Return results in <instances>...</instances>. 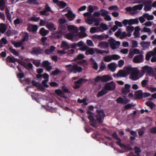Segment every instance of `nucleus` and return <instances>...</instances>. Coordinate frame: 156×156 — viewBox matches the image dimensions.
Returning a JSON list of instances; mask_svg holds the SVG:
<instances>
[{
	"instance_id": "1",
	"label": "nucleus",
	"mask_w": 156,
	"mask_h": 156,
	"mask_svg": "<svg viewBox=\"0 0 156 156\" xmlns=\"http://www.w3.org/2000/svg\"><path fill=\"white\" fill-rule=\"evenodd\" d=\"M65 67L69 72H73L74 73L80 72L81 71L82 68L80 67L77 66L76 65H66Z\"/></svg>"
},
{
	"instance_id": "2",
	"label": "nucleus",
	"mask_w": 156,
	"mask_h": 156,
	"mask_svg": "<svg viewBox=\"0 0 156 156\" xmlns=\"http://www.w3.org/2000/svg\"><path fill=\"white\" fill-rule=\"evenodd\" d=\"M144 75V73L142 72L140 73L137 69L133 71V72L130 75V79L133 80H137Z\"/></svg>"
},
{
	"instance_id": "3",
	"label": "nucleus",
	"mask_w": 156,
	"mask_h": 156,
	"mask_svg": "<svg viewBox=\"0 0 156 156\" xmlns=\"http://www.w3.org/2000/svg\"><path fill=\"white\" fill-rule=\"evenodd\" d=\"M117 140L116 141V144L118 145L121 148L125 150L131 151L133 150V148L129 145H125L122 144L121 142V140L119 137H113Z\"/></svg>"
},
{
	"instance_id": "4",
	"label": "nucleus",
	"mask_w": 156,
	"mask_h": 156,
	"mask_svg": "<svg viewBox=\"0 0 156 156\" xmlns=\"http://www.w3.org/2000/svg\"><path fill=\"white\" fill-rule=\"evenodd\" d=\"M63 11L67 12L65 14V15L67 17L69 20L72 21L74 19L76 15L73 13L70 10V8H66L63 10Z\"/></svg>"
},
{
	"instance_id": "5",
	"label": "nucleus",
	"mask_w": 156,
	"mask_h": 156,
	"mask_svg": "<svg viewBox=\"0 0 156 156\" xmlns=\"http://www.w3.org/2000/svg\"><path fill=\"white\" fill-rule=\"evenodd\" d=\"M86 22L89 24H92L95 22L94 25L97 26L99 25V19L93 17H88L85 18Z\"/></svg>"
},
{
	"instance_id": "6",
	"label": "nucleus",
	"mask_w": 156,
	"mask_h": 156,
	"mask_svg": "<svg viewBox=\"0 0 156 156\" xmlns=\"http://www.w3.org/2000/svg\"><path fill=\"white\" fill-rule=\"evenodd\" d=\"M142 73L144 74L146 73L147 74L151 76H154V73L152 68L145 66L142 67Z\"/></svg>"
},
{
	"instance_id": "7",
	"label": "nucleus",
	"mask_w": 156,
	"mask_h": 156,
	"mask_svg": "<svg viewBox=\"0 0 156 156\" xmlns=\"http://www.w3.org/2000/svg\"><path fill=\"white\" fill-rule=\"evenodd\" d=\"M108 41L111 48L113 49L118 48L120 44V42L115 41L114 39L112 37H111L109 40Z\"/></svg>"
},
{
	"instance_id": "8",
	"label": "nucleus",
	"mask_w": 156,
	"mask_h": 156,
	"mask_svg": "<svg viewBox=\"0 0 156 156\" xmlns=\"http://www.w3.org/2000/svg\"><path fill=\"white\" fill-rule=\"evenodd\" d=\"M97 115H96L97 120L99 123H101L103 121L105 114L102 110H98Z\"/></svg>"
},
{
	"instance_id": "9",
	"label": "nucleus",
	"mask_w": 156,
	"mask_h": 156,
	"mask_svg": "<svg viewBox=\"0 0 156 156\" xmlns=\"http://www.w3.org/2000/svg\"><path fill=\"white\" fill-rule=\"evenodd\" d=\"M115 87V83L112 81L106 83L105 85V88L106 90H114Z\"/></svg>"
},
{
	"instance_id": "10",
	"label": "nucleus",
	"mask_w": 156,
	"mask_h": 156,
	"mask_svg": "<svg viewBox=\"0 0 156 156\" xmlns=\"http://www.w3.org/2000/svg\"><path fill=\"white\" fill-rule=\"evenodd\" d=\"M87 113L89 115L88 116L89 119L92 122V123L91 124V125L94 127H95L96 121L94 118V114L91 112L89 111H87Z\"/></svg>"
},
{
	"instance_id": "11",
	"label": "nucleus",
	"mask_w": 156,
	"mask_h": 156,
	"mask_svg": "<svg viewBox=\"0 0 156 156\" xmlns=\"http://www.w3.org/2000/svg\"><path fill=\"white\" fill-rule=\"evenodd\" d=\"M156 55V47L154 48L153 51L147 52L145 56V59L147 60H149L152 56Z\"/></svg>"
},
{
	"instance_id": "12",
	"label": "nucleus",
	"mask_w": 156,
	"mask_h": 156,
	"mask_svg": "<svg viewBox=\"0 0 156 156\" xmlns=\"http://www.w3.org/2000/svg\"><path fill=\"white\" fill-rule=\"evenodd\" d=\"M128 76L125 70H120L116 74H114L113 76L114 77H124Z\"/></svg>"
},
{
	"instance_id": "13",
	"label": "nucleus",
	"mask_w": 156,
	"mask_h": 156,
	"mask_svg": "<svg viewBox=\"0 0 156 156\" xmlns=\"http://www.w3.org/2000/svg\"><path fill=\"white\" fill-rule=\"evenodd\" d=\"M143 56L142 55L135 56L133 58V61L135 63H140L143 62Z\"/></svg>"
},
{
	"instance_id": "14",
	"label": "nucleus",
	"mask_w": 156,
	"mask_h": 156,
	"mask_svg": "<svg viewBox=\"0 0 156 156\" xmlns=\"http://www.w3.org/2000/svg\"><path fill=\"white\" fill-rule=\"evenodd\" d=\"M131 86L130 85L126 84L125 85V87L122 88L121 90L122 93L125 95L126 94L130 91V88Z\"/></svg>"
},
{
	"instance_id": "15",
	"label": "nucleus",
	"mask_w": 156,
	"mask_h": 156,
	"mask_svg": "<svg viewBox=\"0 0 156 156\" xmlns=\"http://www.w3.org/2000/svg\"><path fill=\"white\" fill-rule=\"evenodd\" d=\"M49 11L51 12L52 13L53 12V11L51 10L50 7L48 6V4H46L44 10L40 11V13L41 15H48L49 14L48 12Z\"/></svg>"
},
{
	"instance_id": "16",
	"label": "nucleus",
	"mask_w": 156,
	"mask_h": 156,
	"mask_svg": "<svg viewBox=\"0 0 156 156\" xmlns=\"http://www.w3.org/2000/svg\"><path fill=\"white\" fill-rule=\"evenodd\" d=\"M77 33H69L66 35V38L72 41H75L77 40V38L76 37Z\"/></svg>"
},
{
	"instance_id": "17",
	"label": "nucleus",
	"mask_w": 156,
	"mask_h": 156,
	"mask_svg": "<svg viewBox=\"0 0 156 156\" xmlns=\"http://www.w3.org/2000/svg\"><path fill=\"white\" fill-rule=\"evenodd\" d=\"M85 81V80L81 78L77 81H75L74 85L73 87L75 89H77L79 88L81 85L82 83L83 82Z\"/></svg>"
},
{
	"instance_id": "18",
	"label": "nucleus",
	"mask_w": 156,
	"mask_h": 156,
	"mask_svg": "<svg viewBox=\"0 0 156 156\" xmlns=\"http://www.w3.org/2000/svg\"><path fill=\"white\" fill-rule=\"evenodd\" d=\"M140 44L144 50L148 49L150 45L151 42L149 41H142L140 42Z\"/></svg>"
},
{
	"instance_id": "19",
	"label": "nucleus",
	"mask_w": 156,
	"mask_h": 156,
	"mask_svg": "<svg viewBox=\"0 0 156 156\" xmlns=\"http://www.w3.org/2000/svg\"><path fill=\"white\" fill-rule=\"evenodd\" d=\"M108 67L111 71L114 72L115 71L117 65L115 63L112 62L108 65Z\"/></svg>"
},
{
	"instance_id": "20",
	"label": "nucleus",
	"mask_w": 156,
	"mask_h": 156,
	"mask_svg": "<svg viewBox=\"0 0 156 156\" xmlns=\"http://www.w3.org/2000/svg\"><path fill=\"white\" fill-rule=\"evenodd\" d=\"M152 2L151 0H140L138 1H136L135 3L139 4L142 3L143 5L145 6L150 5L151 3Z\"/></svg>"
},
{
	"instance_id": "21",
	"label": "nucleus",
	"mask_w": 156,
	"mask_h": 156,
	"mask_svg": "<svg viewBox=\"0 0 156 156\" xmlns=\"http://www.w3.org/2000/svg\"><path fill=\"white\" fill-rule=\"evenodd\" d=\"M18 61L19 62V64L23 66L27 69H31L33 67V65L31 63H29L28 64H27L24 62L22 61H20L18 60Z\"/></svg>"
},
{
	"instance_id": "22",
	"label": "nucleus",
	"mask_w": 156,
	"mask_h": 156,
	"mask_svg": "<svg viewBox=\"0 0 156 156\" xmlns=\"http://www.w3.org/2000/svg\"><path fill=\"white\" fill-rule=\"evenodd\" d=\"M80 30L81 32L79 34V36L80 37H83L87 36V34L84 32L86 30V29L84 27H80Z\"/></svg>"
},
{
	"instance_id": "23",
	"label": "nucleus",
	"mask_w": 156,
	"mask_h": 156,
	"mask_svg": "<svg viewBox=\"0 0 156 156\" xmlns=\"http://www.w3.org/2000/svg\"><path fill=\"white\" fill-rule=\"evenodd\" d=\"M42 65L44 67L46 68V70L48 71H49L52 68L51 66H50V63L47 61H44L43 62Z\"/></svg>"
},
{
	"instance_id": "24",
	"label": "nucleus",
	"mask_w": 156,
	"mask_h": 156,
	"mask_svg": "<svg viewBox=\"0 0 156 156\" xmlns=\"http://www.w3.org/2000/svg\"><path fill=\"white\" fill-rule=\"evenodd\" d=\"M108 46V43L105 41H101L99 43L98 47L102 48H105Z\"/></svg>"
},
{
	"instance_id": "25",
	"label": "nucleus",
	"mask_w": 156,
	"mask_h": 156,
	"mask_svg": "<svg viewBox=\"0 0 156 156\" xmlns=\"http://www.w3.org/2000/svg\"><path fill=\"white\" fill-rule=\"evenodd\" d=\"M27 29L29 31L35 32L37 30L38 27L37 25H29L28 26Z\"/></svg>"
},
{
	"instance_id": "26",
	"label": "nucleus",
	"mask_w": 156,
	"mask_h": 156,
	"mask_svg": "<svg viewBox=\"0 0 156 156\" xmlns=\"http://www.w3.org/2000/svg\"><path fill=\"white\" fill-rule=\"evenodd\" d=\"M101 81L103 82H106L112 79V77L108 75H104L101 76Z\"/></svg>"
},
{
	"instance_id": "27",
	"label": "nucleus",
	"mask_w": 156,
	"mask_h": 156,
	"mask_svg": "<svg viewBox=\"0 0 156 156\" xmlns=\"http://www.w3.org/2000/svg\"><path fill=\"white\" fill-rule=\"evenodd\" d=\"M98 29L100 31L103 32L104 30H107L108 29V27L105 23H102L100 25Z\"/></svg>"
},
{
	"instance_id": "28",
	"label": "nucleus",
	"mask_w": 156,
	"mask_h": 156,
	"mask_svg": "<svg viewBox=\"0 0 156 156\" xmlns=\"http://www.w3.org/2000/svg\"><path fill=\"white\" fill-rule=\"evenodd\" d=\"M32 83L33 86L37 87L41 90H44V88L42 87L40 83L36 82L34 81H32Z\"/></svg>"
},
{
	"instance_id": "29",
	"label": "nucleus",
	"mask_w": 156,
	"mask_h": 156,
	"mask_svg": "<svg viewBox=\"0 0 156 156\" xmlns=\"http://www.w3.org/2000/svg\"><path fill=\"white\" fill-rule=\"evenodd\" d=\"M67 28L69 30H73L74 31V33H77L78 31V28L74 25H68L67 26Z\"/></svg>"
},
{
	"instance_id": "30",
	"label": "nucleus",
	"mask_w": 156,
	"mask_h": 156,
	"mask_svg": "<svg viewBox=\"0 0 156 156\" xmlns=\"http://www.w3.org/2000/svg\"><path fill=\"white\" fill-rule=\"evenodd\" d=\"M70 47V46L66 41H62L61 45V48H65V49H68Z\"/></svg>"
},
{
	"instance_id": "31",
	"label": "nucleus",
	"mask_w": 156,
	"mask_h": 156,
	"mask_svg": "<svg viewBox=\"0 0 156 156\" xmlns=\"http://www.w3.org/2000/svg\"><path fill=\"white\" fill-rule=\"evenodd\" d=\"M6 30V25L3 23L0 24V31L2 33H5Z\"/></svg>"
},
{
	"instance_id": "32",
	"label": "nucleus",
	"mask_w": 156,
	"mask_h": 156,
	"mask_svg": "<svg viewBox=\"0 0 156 156\" xmlns=\"http://www.w3.org/2000/svg\"><path fill=\"white\" fill-rule=\"evenodd\" d=\"M94 52H95L97 53H99L101 54H103L105 53H108L109 51H106L105 50H100L97 48H94Z\"/></svg>"
},
{
	"instance_id": "33",
	"label": "nucleus",
	"mask_w": 156,
	"mask_h": 156,
	"mask_svg": "<svg viewBox=\"0 0 156 156\" xmlns=\"http://www.w3.org/2000/svg\"><path fill=\"white\" fill-rule=\"evenodd\" d=\"M87 99L86 98H85L83 100H80V99H78L77 101L79 103H82L83 105L86 106L88 104V103L87 102Z\"/></svg>"
},
{
	"instance_id": "34",
	"label": "nucleus",
	"mask_w": 156,
	"mask_h": 156,
	"mask_svg": "<svg viewBox=\"0 0 156 156\" xmlns=\"http://www.w3.org/2000/svg\"><path fill=\"white\" fill-rule=\"evenodd\" d=\"M39 32L41 35L44 36L46 35L49 33V31L45 30L44 28H42L40 30Z\"/></svg>"
},
{
	"instance_id": "35",
	"label": "nucleus",
	"mask_w": 156,
	"mask_h": 156,
	"mask_svg": "<svg viewBox=\"0 0 156 156\" xmlns=\"http://www.w3.org/2000/svg\"><path fill=\"white\" fill-rule=\"evenodd\" d=\"M124 69L127 75L133 71V68L130 66L125 67Z\"/></svg>"
},
{
	"instance_id": "36",
	"label": "nucleus",
	"mask_w": 156,
	"mask_h": 156,
	"mask_svg": "<svg viewBox=\"0 0 156 156\" xmlns=\"http://www.w3.org/2000/svg\"><path fill=\"white\" fill-rule=\"evenodd\" d=\"M46 27L50 30H53L56 29L54 25L51 23H48L46 25Z\"/></svg>"
},
{
	"instance_id": "37",
	"label": "nucleus",
	"mask_w": 156,
	"mask_h": 156,
	"mask_svg": "<svg viewBox=\"0 0 156 156\" xmlns=\"http://www.w3.org/2000/svg\"><path fill=\"white\" fill-rule=\"evenodd\" d=\"M143 7V5L142 4H140L137 5H136L133 6V10L135 11L136 10H141Z\"/></svg>"
},
{
	"instance_id": "38",
	"label": "nucleus",
	"mask_w": 156,
	"mask_h": 156,
	"mask_svg": "<svg viewBox=\"0 0 156 156\" xmlns=\"http://www.w3.org/2000/svg\"><path fill=\"white\" fill-rule=\"evenodd\" d=\"M94 48H91L87 49L86 51L85 54L88 55H93L94 53Z\"/></svg>"
},
{
	"instance_id": "39",
	"label": "nucleus",
	"mask_w": 156,
	"mask_h": 156,
	"mask_svg": "<svg viewBox=\"0 0 156 156\" xmlns=\"http://www.w3.org/2000/svg\"><path fill=\"white\" fill-rule=\"evenodd\" d=\"M5 5L4 0H0V10L3 11L5 9Z\"/></svg>"
},
{
	"instance_id": "40",
	"label": "nucleus",
	"mask_w": 156,
	"mask_h": 156,
	"mask_svg": "<svg viewBox=\"0 0 156 156\" xmlns=\"http://www.w3.org/2000/svg\"><path fill=\"white\" fill-rule=\"evenodd\" d=\"M60 8H63L66 6V4L62 1H59L57 3V5Z\"/></svg>"
},
{
	"instance_id": "41",
	"label": "nucleus",
	"mask_w": 156,
	"mask_h": 156,
	"mask_svg": "<svg viewBox=\"0 0 156 156\" xmlns=\"http://www.w3.org/2000/svg\"><path fill=\"white\" fill-rule=\"evenodd\" d=\"M129 21L130 25L138 24L139 23L138 20L137 19H130Z\"/></svg>"
},
{
	"instance_id": "42",
	"label": "nucleus",
	"mask_w": 156,
	"mask_h": 156,
	"mask_svg": "<svg viewBox=\"0 0 156 156\" xmlns=\"http://www.w3.org/2000/svg\"><path fill=\"white\" fill-rule=\"evenodd\" d=\"M107 93V90L105 89V88L104 89L102 90L99 91L98 92V97H101L103 95L106 94Z\"/></svg>"
},
{
	"instance_id": "43",
	"label": "nucleus",
	"mask_w": 156,
	"mask_h": 156,
	"mask_svg": "<svg viewBox=\"0 0 156 156\" xmlns=\"http://www.w3.org/2000/svg\"><path fill=\"white\" fill-rule=\"evenodd\" d=\"M8 60L10 62H14L16 61H17L19 63V62L18 61V60L19 61H22L20 60L19 59H17L16 58H15L14 57H10L9 56L7 58Z\"/></svg>"
},
{
	"instance_id": "44",
	"label": "nucleus",
	"mask_w": 156,
	"mask_h": 156,
	"mask_svg": "<svg viewBox=\"0 0 156 156\" xmlns=\"http://www.w3.org/2000/svg\"><path fill=\"white\" fill-rule=\"evenodd\" d=\"M104 61L106 62H108L112 60L111 55H107L104 57Z\"/></svg>"
},
{
	"instance_id": "45",
	"label": "nucleus",
	"mask_w": 156,
	"mask_h": 156,
	"mask_svg": "<svg viewBox=\"0 0 156 156\" xmlns=\"http://www.w3.org/2000/svg\"><path fill=\"white\" fill-rule=\"evenodd\" d=\"M131 35V34L130 33H126L125 32L123 31L122 32L121 36V38H123L126 36L128 37H130Z\"/></svg>"
},
{
	"instance_id": "46",
	"label": "nucleus",
	"mask_w": 156,
	"mask_h": 156,
	"mask_svg": "<svg viewBox=\"0 0 156 156\" xmlns=\"http://www.w3.org/2000/svg\"><path fill=\"white\" fill-rule=\"evenodd\" d=\"M55 93L58 96L61 97H63L64 93L61 90L57 89L55 90Z\"/></svg>"
},
{
	"instance_id": "47",
	"label": "nucleus",
	"mask_w": 156,
	"mask_h": 156,
	"mask_svg": "<svg viewBox=\"0 0 156 156\" xmlns=\"http://www.w3.org/2000/svg\"><path fill=\"white\" fill-rule=\"evenodd\" d=\"M55 49V47L53 46H51V47L50 48V49L46 50L45 52L46 54H49L53 51Z\"/></svg>"
},
{
	"instance_id": "48",
	"label": "nucleus",
	"mask_w": 156,
	"mask_h": 156,
	"mask_svg": "<svg viewBox=\"0 0 156 156\" xmlns=\"http://www.w3.org/2000/svg\"><path fill=\"white\" fill-rule=\"evenodd\" d=\"M99 31H99V29H98V27H92L90 28V32L92 33H94L95 32H98Z\"/></svg>"
},
{
	"instance_id": "49",
	"label": "nucleus",
	"mask_w": 156,
	"mask_h": 156,
	"mask_svg": "<svg viewBox=\"0 0 156 156\" xmlns=\"http://www.w3.org/2000/svg\"><path fill=\"white\" fill-rule=\"evenodd\" d=\"M90 60L92 61L93 63V67L94 69L97 70L98 68V66L97 63L94 61L93 58H91Z\"/></svg>"
},
{
	"instance_id": "50",
	"label": "nucleus",
	"mask_w": 156,
	"mask_h": 156,
	"mask_svg": "<svg viewBox=\"0 0 156 156\" xmlns=\"http://www.w3.org/2000/svg\"><path fill=\"white\" fill-rule=\"evenodd\" d=\"M17 68L18 69V70L20 72V73H19L17 75V76L18 78H23L24 77V74L22 72V71L21 69L19 68V66H17Z\"/></svg>"
},
{
	"instance_id": "51",
	"label": "nucleus",
	"mask_w": 156,
	"mask_h": 156,
	"mask_svg": "<svg viewBox=\"0 0 156 156\" xmlns=\"http://www.w3.org/2000/svg\"><path fill=\"white\" fill-rule=\"evenodd\" d=\"M108 9L110 10L117 11L119 10V8L117 5H114L108 7Z\"/></svg>"
},
{
	"instance_id": "52",
	"label": "nucleus",
	"mask_w": 156,
	"mask_h": 156,
	"mask_svg": "<svg viewBox=\"0 0 156 156\" xmlns=\"http://www.w3.org/2000/svg\"><path fill=\"white\" fill-rule=\"evenodd\" d=\"M134 27L130 25L128 26L126 28V30L128 33H130L131 34V33L134 30Z\"/></svg>"
},
{
	"instance_id": "53",
	"label": "nucleus",
	"mask_w": 156,
	"mask_h": 156,
	"mask_svg": "<svg viewBox=\"0 0 156 156\" xmlns=\"http://www.w3.org/2000/svg\"><path fill=\"white\" fill-rule=\"evenodd\" d=\"M10 51L14 55L16 56H19V53L18 52L16 51L15 50L13 49L12 48H9Z\"/></svg>"
},
{
	"instance_id": "54",
	"label": "nucleus",
	"mask_w": 156,
	"mask_h": 156,
	"mask_svg": "<svg viewBox=\"0 0 156 156\" xmlns=\"http://www.w3.org/2000/svg\"><path fill=\"white\" fill-rule=\"evenodd\" d=\"M92 37L93 38L99 39L100 40H103L105 38L104 36L102 35H95L93 36Z\"/></svg>"
},
{
	"instance_id": "55",
	"label": "nucleus",
	"mask_w": 156,
	"mask_h": 156,
	"mask_svg": "<svg viewBox=\"0 0 156 156\" xmlns=\"http://www.w3.org/2000/svg\"><path fill=\"white\" fill-rule=\"evenodd\" d=\"M111 56L112 60H118L120 58V56L116 54L112 55Z\"/></svg>"
},
{
	"instance_id": "56",
	"label": "nucleus",
	"mask_w": 156,
	"mask_h": 156,
	"mask_svg": "<svg viewBox=\"0 0 156 156\" xmlns=\"http://www.w3.org/2000/svg\"><path fill=\"white\" fill-rule=\"evenodd\" d=\"M22 34L23 36L22 41H23V42L24 41H27L28 40L29 37L28 34L26 33H22Z\"/></svg>"
},
{
	"instance_id": "57",
	"label": "nucleus",
	"mask_w": 156,
	"mask_h": 156,
	"mask_svg": "<svg viewBox=\"0 0 156 156\" xmlns=\"http://www.w3.org/2000/svg\"><path fill=\"white\" fill-rule=\"evenodd\" d=\"M136 95L138 98H141L142 97V93L141 90H139L136 92Z\"/></svg>"
},
{
	"instance_id": "58",
	"label": "nucleus",
	"mask_w": 156,
	"mask_h": 156,
	"mask_svg": "<svg viewBox=\"0 0 156 156\" xmlns=\"http://www.w3.org/2000/svg\"><path fill=\"white\" fill-rule=\"evenodd\" d=\"M106 68V66L104 64L103 62L102 61L101 62L100 66V70L98 71V72H100L102 70L105 69Z\"/></svg>"
},
{
	"instance_id": "59",
	"label": "nucleus",
	"mask_w": 156,
	"mask_h": 156,
	"mask_svg": "<svg viewBox=\"0 0 156 156\" xmlns=\"http://www.w3.org/2000/svg\"><path fill=\"white\" fill-rule=\"evenodd\" d=\"M131 41L132 48H136L138 47V43L136 41L132 40Z\"/></svg>"
},
{
	"instance_id": "60",
	"label": "nucleus",
	"mask_w": 156,
	"mask_h": 156,
	"mask_svg": "<svg viewBox=\"0 0 156 156\" xmlns=\"http://www.w3.org/2000/svg\"><path fill=\"white\" fill-rule=\"evenodd\" d=\"M24 42L22 41H21L15 43L14 44V46L16 48L21 47L23 44Z\"/></svg>"
},
{
	"instance_id": "61",
	"label": "nucleus",
	"mask_w": 156,
	"mask_h": 156,
	"mask_svg": "<svg viewBox=\"0 0 156 156\" xmlns=\"http://www.w3.org/2000/svg\"><path fill=\"white\" fill-rule=\"evenodd\" d=\"M27 3L29 4L32 5H37L38 4L37 0H29L27 1Z\"/></svg>"
},
{
	"instance_id": "62",
	"label": "nucleus",
	"mask_w": 156,
	"mask_h": 156,
	"mask_svg": "<svg viewBox=\"0 0 156 156\" xmlns=\"http://www.w3.org/2000/svg\"><path fill=\"white\" fill-rule=\"evenodd\" d=\"M101 15L103 16H104L108 14V12L107 11L104 9H101Z\"/></svg>"
},
{
	"instance_id": "63",
	"label": "nucleus",
	"mask_w": 156,
	"mask_h": 156,
	"mask_svg": "<svg viewBox=\"0 0 156 156\" xmlns=\"http://www.w3.org/2000/svg\"><path fill=\"white\" fill-rule=\"evenodd\" d=\"M22 22V20L19 18H17L14 20V23L15 25L20 24Z\"/></svg>"
},
{
	"instance_id": "64",
	"label": "nucleus",
	"mask_w": 156,
	"mask_h": 156,
	"mask_svg": "<svg viewBox=\"0 0 156 156\" xmlns=\"http://www.w3.org/2000/svg\"><path fill=\"white\" fill-rule=\"evenodd\" d=\"M122 33V29H120L118 30L115 33V35L117 37L120 36L121 37V34Z\"/></svg>"
}]
</instances>
